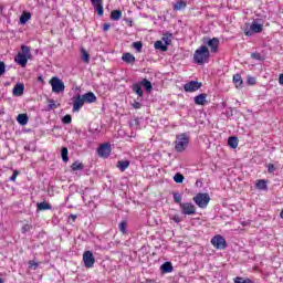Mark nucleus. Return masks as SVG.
<instances>
[{
    "mask_svg": "<svg viewBox=\"0 0 283 283\" xmlns=\"http://www.w3.org/2000/svg\"><path fill=\"white\" fill-rule=\"evenodd\" d=\"M210 56L211 52L209 48L201 45L193 53V62L197 63V65H205V63H208Z\"/></svg>",
    "mask_w": 283,
    "mask_h": 283,
    "instance_id": "f257e3e1",
    "label": "nucleus"
},
{
    "mask_svg": "<svg viewBox=\"0 0 283 283\" xmlns=\"http://www.w3.org/2000/svg\"><path fill=\"white\" fill-rule=\"evenodd\" d=\"M264 30V24L260 20H254L251 25H245L243 32L245 36H253V34H260Z\"/></svg>",
    "mask_w": 283,
    "mask_h": 283,
    "instance_id": "f03ea898",
    "label": "nucleus"
},
{
    "mask_svg": "<svg viewBox=\"0 0 283 283\" xmlns=\"http://www.w3.org/2000/svg\"><path fill=\"white\" fill-rule=\"evenodd\" d=\"M192 200L200 209H207V206L211 201V197H209V193L207 192H199L192 198Z\"/></svg>",
    "mask_w": 283,
    "mask_h": 283,
    "instance_id": "7ed1b4c3",
    "label": "nucleus"
},
{
    "mask_svg": "<svg viewBox=\"0 0 283 283\" xmlns=\"http://www.w3.org/2000/svg\"><path fill=\"white\" fill-rule=\"evenodd\" d=\"M188 145H189V137L187 136V134L182 133L180 135H177L176 142H175L176 151L181 153L184 149H187Z\"/></svg>",
    "mask_w": 283,
    "mask_h": 283,
    "instance_id": "20e7f679",
    "label": "nucleus"
},
{
    "mask_svg": "<svg viewBox=\"0 0 283 283\" xmlns=\"http://www.w3.org/2000/svg\"><path fill=\"white\" fill-rule=\"evenodd\" d=\"M49 83L52 87V92H54L55 94H61V92H65V83H63V80L53 76Z\"/></svg>",
    "mask_w": 283,
    "mask_h": 283,
    "instance_id": "39448f33",
    "label": "nucleus"
},
{
    "mask_svg": "<svg viewBox=\"0 0 283 283\" xmlns=\"http://www.w3.org/2000/svg\"><path fill=\"white\" fill-rule=\"evenodd\" d=\"M97 155L99 156V158H109V156L112 155V144H101L97 148Z\"/></svg>",
    "mask_w": 283,
    "mask_h": 283,
    "instance_id": "423d86ee",
    "label": "nucleus"
},
{
    "mask_svg": "<svg viewBox=\"0 0 283 283\" xmlns=\"http://www.w3.org/2000/svg\"><path fill=\"white\" fill-rule=\"evenodd\" d=\"M211 244L214 249H227V240L220 234H217L211 239Z\"/></svg>",
    "mask_w": 283,
    "mask_h": 283,
    "instance_id": "0eeeda50",
    "label": "nucleus"
},
{
    "mask_svg": "<svg viewBox=\"0 0 283 283\" xmlns=\"http://www.w3.org/2000/svg\"><path fill=\"white\" fill-rule=\"evenodd\" d=\"M180 209L184 216H196V206L191 202L180 203Z\"/></svg>",
    "mask_w": 283,
    "mask_h": 283,
    "instance_id": "6e6552de",
    "label": "nucleus"
},
{
    "mask_svg": "<svg viewBox=\"0 0 283 283\" xmlns=\"http://www.w3.org/2000/svg\"><path fill=\"white\" fill-rule=\"evenodd\" d=\"M83 262L86 269H92L94 264L96 263V259L94 258V254L92 251H85L83 254Z\"/></svg>",
    "mask_w": 283,
    "mask_h": 283,
    "instance_id": "1a4fd4ad",
    "label": "nucleus"
},
{
    "mask_svg": "<svg viewBox=\"0 0 283 283\" xmlns=\"http://www.w3.org/2000/svg\"><path fill=\"white\" fill-rule=\"evenodd\" d=\"M200 87H202V83L198 81H190L184 85L185 92H189V93L198 92Z\"/></svg>",
    "mask_w": 283,
    "mask_h": 283,
    "instance_id": "9d476101",
    "label": "nucleus"
},
{
    "mask_svg": "<svg viewBox=\"0 0 283 283\" xmlns=\"http://www.w3.org/2000/svg\"><path fill=\"white\" fill-rule=\"evenodd\" d=\"M85 105V102L81 95L73 97V112H81V108Z\"/></svg>",
    "mask_w": 283,
    "mask_h": 283,
    "instance_id": "9b49d317",
    "label": "nucleus"
},
{
    "mask_svg": "<svg viewBox=\"0 0 283 283\" xmlns=\"http://www.w3.org/2000/svg\"><path fill=\"white\" fill-rule=\"evenodd\" d=\"M93 8L96 10L98 17L105 14V9H103V0H91Z\"/></svg>",
    "mask_w": 283,
    "mask_h": 283,
    "instance_id": "f8f14e48",
    "label": "nucleus"
},
{
    "mask_svg": "<svg viewBox=\"0 0 283 283\" xmlns=\"http://www.w3.org/2000/svg\"><path fill=\"white\" fill-rule=\"evenodd\" d=\"M208 48H210V52L216 53L218 52V48L220 45V39L212 38L207 42Z\"/></svg>",
    "mask_w": 283,
    "mask_h": 283,
    "instance_id": "ddd939ff",
    "label": "nucleus"
},
{
    "mask_svg": "<svg viewBox=\"0 0 283 283\" xmlns=\"http://www.w3.org/2000/svg\"><path fill=\"white\" fill-rule=\"evenodd\" d=\"M12 92L13 96H23V92H25V85H23V83H18L14 85Z\"/></svg>",
    "mask_w": 283,
    "mask_h": 283,
    "instance_id": "4468645a",
    "label": "nucleus"
},
{
    "mask_svg": "<svg viewBox=\"0 0 283 283\" xmlns=\"http://www.w3.org/2000/svg\"><path fill=\"white\" fill-rule=\"evenodd\" d=\"M30 57L21 54V53H18V55L15 56V63H18V65H21V67H25V65H28V60Z\"/></svg>",
    "mask_w": 283,
    "mask_h": 283,
    "instance_id": "2eb2a0df",
    "label": "nucleus"
},
{
    "mask_svg": "<svg viewBox=\"0 0 283 283\" xmlns=\"http://www.w3.org/2000/svg\"><path fill=\"white\" fill-rule=\"evenodd\" d=\"M186 8H187V1L186 0H178L172 6V9H174L175 12H180V10H185Z\"/></svg>",
    "mask_w": 283,
    "mask_h": 283,
    "instance_id": "dca6fc26",
    "label": "nucleus"
},
{
    "mask_svg": "<svg viewBox=\"0 0 283 283\" xmlns=\"http://www.w3.org/2000/svg\"><path fill=\"white\" fill-rule=\"evenodd\" d=\"M82 99H84V103H96V95L92 92H88L84 95H82Z\"/></svg>",
    "mask_w": 283,
    "mask_h": 283,
    "instance_id": "f3484780",
    "label": "nucleus"
},
{
    "mask_svg": "<svg viewBox=\"0 0 283 283\" xmlns=\"http://www.w3.org/2000/svg\"><path fill=\"white\" fill-rule=\"evenodd\" d=\"M207 103V93L195 96V105H205Z\"/></svg>",
    "mask_w": 283,
    "mask_h": 283,
    "instance_id": "a211bd4d",
    "label": "nucleus"
},
{
    "mask_svg": "<svg viewBox=\"0 0 283 283\" xmlns=\"http://www.w3.org/2000/svg\"><path fill=\"white\" fill-rule=\"evenodd\" d=\"M31 19H32V13L28 11H23L20 17V23H22V25H25V23H28Z\"/></svg>",
    "mask_w": 283,
    "mask_h": 283,
    "instance_id": "6ab92c4d",
    "label": "nucleus"
},
{
    "mask_svg": "<svg viewBox=\"0 0 283 283\" xmlns=\"http://www.w3.org/2000/svg\"><path fill=\"white\" fill-rule=\"evenodd\" d=\"M122 60L124 63H136V56L132 53H124Z\"/></svg>",
    "mask_w": 283,
    "mask_h": 283,
    "instance_id": "aec40b11",
    "label": "nucleus"
},
{
    "mask_svg": "<svg viewBox=\"0 0 283 283\" xmlns=\"http://www.w3.org/2000/svg\"><path fill=\"white\" fill-rule=\"evenodd\" d=\"M122 18H123V11H120V10H113L111 12L112 21H120Z\"/></svg>",
    "mask_w": 283,
    "mask_h": 283,
    "instance_id": "412c9836",
    "label": "nucleus"
},
{
    "mask_svg": "<svg viewBox=\"0 0 283 283\" xmlns=\"http://www.w3.org/2000/svg\"><path fill=\"white\" fill-rule=\"evenodd\" d=\"M228 145L231 149H238L239 140L238 137L231 136L228 138Z\"/></svg>",
    "mask_w": 283,
    "mask_h": 283,
    "instance_id": "4be33fe9",
    "label": "nucleus"
},
{
    "mask_svg": "<svg viewBox=\"0 0 283 283\" xmlns=\"http://www.w3.org/2000/svg\"><path fill=\"white\" fill-rule=\"evenodd\" d=\"M71 169L72 171H83V169H85V166L83 165V163L76 160L71 165Z\"/></svg>",
    "mask_w": 283,
    "mask_h": 283,
    "instance_id": "5701e85b",
    "label": "nucleus"
},
{
    "mask_svg": "<svg viewBox=\"0 0 283 283\" xmlns=\"http://www.w3.org/2000/svg\"><path fill=\"white\" fill-rule=\"evenodd\" d=\"M233 83L235 85L237 88L242 87L244 81L242 80V75L240 74H234L233 75Z\"/></svg>",
    "mask_w": 283,
    "mask_h": 283,
    "instance_id": "b1692460",
    "label": "nucleus"
},
{
    "mask_svg": "<svg viewBox=\"0 0 283 283\" xmlns=\"http://www.w3.org/2000/svg\"><path fill=\"white\" fill-rule=\"evenodd\" d=\"M52 209V205L48 203V201H42L38 203L39 211H50Z\"/></svg>",
    "mask_w": 283,
    "mask_h": 283,
    "instance_id": "393cba45",
    "label": "nucleus"
},
{
    "mask_svg": "<svg viewBox=\"0 0 283 283\" xmlns=\"http://www.w3.org/2000/svg\"><path fill=\"white\" fill-rule=\"evenodd\" d=\"M140 85H143L144 90H146V92L150 93L151 90H154V86L151 85V82L147 78H144L140 82Z\"/></svg>",
    "mask_w": 283,
    "mask_h": 283,
    "instance_id": "a878e982",
    "label": "nucleus"
},
{
    "mask_svg": "<svg viewBox=\"0 0 283 283\" xmlns=\"http://www.w3.org/2000/svg\"><path fill=\"white\" fill-rule=\"evenodd\" d=\"M129 160H118L117 161V167L119 168L120 171H125L126 169L129 168Z\"/></svg>",
    "mask_w": 283,
    "mask_h": 283,
    "instance_id": "bb28decb",
    "label": "nucleus"
},
{
    "mask_svg": "<svg viewBox=\"0 0 283 283\" xmlns=\"http://www.w3.org/2000/svg\"><path fill=\"white\" fill-rule=\"evenodd\" d=\"M61 157H62L63 163H69V160H70V150H67V147H63L61 149Z\"/></svg>",
    "mask_w": 283,
    "mask_h": 283,
    "instance_id": "cd10ccee",
    "label": "nucleus"
},
{
    "mask_svg": "<svg viewBox=\"0 0 283 283\" xmlns=\"http://www.w3.org/2000/svg\"><path fill=\"white\" fill-rule=\"evenodd\" d=\"M171 271H174V265H171V262H165L161 265V272L163 273H171Z\"/></svg>",
    "mask_w": 283,
    "mask_h": 283,
    "instance_id": "c85d7f7f",
    "label": "nucleus"
},
{
    "mask_svg": "<svg viewBox=\"0 0 283 283\" xmlns=\"http://www.w3.org/2000/svg\"><path fill=\"white\" fill-rule=\"evenodd\" d=\"M133 92H135L139 97L145 96V92H143V86H140V84H134Z\"/></svg>",
    "mask_w": 283,
    "mask_h": 283,
    "instance_id": "c756f323",
    "label": "nucleus"
},
{
    "mask_svg": "<svg viewBox=\"0 0 283 283\" xmlns=\"http://www.w3.org/2000/svg\"><path fill=\"white\" fill-rule=\"evenodd\" d=\"M17 120L20 125H28V114H19Z\"/></svg>",
    "mask_w": 283,
    "mask_h": 283,
    "instance_id": "7c9ffc66",
    "label": "nucleus"
},
{
    "mask_svg": "<svg viewBox=\"0 0 283 283\" xmlns=\"http://www.w3.org/2000/svg\"><path fill=\"white\" fill-rule=\"evenodd\" d=\"M256 189H260L261 191H266V180L264 179H259L256 180Z\"/></svg>",
    "mask_w": 283,
    "mask_h": 283,
    "instance_id": "2f4dec72",
    "label": "nucleus"
},
{
    "mask_svg": "<svg viewBox=\"0 0 283 283\" xmlns=\"http://www.w3.org/2000/svg\"><path fill=\"white\" fill-rule=\"evenodd\" d=\"M118 229H119L122 235H127V221H122L118 224Z\"/></svg>",
    "mask_w": 283,
    "mask_h": 283,
    "instance_id": "473e14b6",
    "label": "nucleus"
},
{
    "mask_svg": "<svg viewBox=\"0 0 283 283\" xmlns=\"http://www.w3.org/2000/svg\"><path fill=\"white\" fill-rule=\"evenodd\" d=\"M21 51H22V52H21L20 54H22V55H24V56L31 59L32 53L30 52V46L22 45V46H21Z\"/></svg>",
    "mask_w": 283,
    "mask_h": 283,
    "instance_id": "72a5a7b5",
    "label": "nucleus"
},
{
    "mask_svg": "<svg viewBox=\"0 0 283 283\" xmlns=\"http://www.w3.org/2000/svg\"><path fill=\"white\" fill-rule=\"evenodd\" d=\"M174 180L175 182H177L178 185H182V182H185V175L180 174V172H177L175 176H174Z\"/></svg>",
    "mask_w": 283,
    "mask_h": 283,
    "instance_id": "f704fd0d",
    "label": "nucleus"
},
{
    "mask_svg": "<svg viewBox=\"0 0 283 283\" xmlns=\"http://www.w3.org/2000/svg\"><path fill=\"white\" fill-rule=\"evenodd\" d=\"M155 50H161V52H167V45L163 44V41H156Z\"/></svg>",
    "mask_w": 283,
    "mask_h": 283,
    "instance_id": "c9c22d12",
    "label": "nucleus"
},
{
    "mask_svg": "<svg viewBox=\"0 0 283 283\" xmlns=\"http://www.w3.org/2000/svg\"><path fill=\"white\" fill-rule=\"evenodd\" d=\"M174 196V201L176 202V205H182V195H180L179 192H172Z\"/></svg>",
    "mask_w": 283,
    "mask_h": 283,
    "instance_id": "e433bc0d",
    "label": "nucleus"
},
{
    "mask_svg": "<svg viewBox=\"0 0 283 283\" xmlns=\"http://www.w3.org/2000/svg\"><path fill=\"white\" fill-rule=\"evenodd\" d=\"M234 283H253V281L251 279H243L241 276H237L234 279Z\"/></svg>",
    "mask_w": 283,
    "mask_h": 283,
    "instance_id": "4c0bfd02",
    "label": "nucleus"
},
{
    "mask_svg": "<svg viewBox=\"0 0 283 283\" xmlns=\"http://www.w3.org/2000/svg\"><path fill=\"white\" fill-rule=\"evenodd\" d=\"M59 108V104L54 99H49L48 109H56Z\"/></svg>",
    "mask_w": 283,
    "mask_h": 283,
    "instance_id": "58836bf2",
    "label": "nucleus"
},
{
    "mask_svg": "<svg viewBox=\"0 0 283 283\" xmlns=\"http://www.w3.org/2000/svg\"><path fill=\"white\" fill-rule=\"evenodd\" d=\"M133 48H135V50H136L137 52H142V50H143V42H140V41L134 42V43H133Z\"/></svg>",
    "mask_w": 283,
    "mask_h": 283,
    "instance_id": "ea45409f",
    "label": "nucleus"
},
{
    "mask_svg": "<svg viewBox=\"0 0 283 283\" xmlns=\"http://www.w3.org/2000/svg\"><path fill=\"white\" fill-rule=\"evenodd\" d=\"M62 123H64V125H70V123H72V115L67 114L62 118Z\"/></svg>",
    "mask_w": 283,
    "mask_h": 283,
    "instance_id": "a19ab883",
    "label": "nucleus"
},
{
    "mask_svg": "<svg viewBox=\"0 0 283 283\" xmlns=\"http://www.w3.org/2000/svg\"><path fill=\"white\" fill-rule=\"evenodd\" d=\"M82 60L84 61V63H90V55L85 50H82Z\"/></svg>",
    "mask_w": 283,
    "mask_h": 283,
    "instance_id": "79ce46f5",
    "label": "nucleus"
},
{
    "mask_svg": "<svg viewBox=\"0 0 283 283\" xmlns=\"http://www.w3.org/2000/svg\"><path fill=\"white\" fill-rule=\"evenodd\" d=\"M32 230V226L30 223H25L24 226H22V233H28V231Z\"/></svg>",
    "mask_w": 283,
    "mask_h": 283,
    "instance_id": "37998d69",
    "label": "nucleus"
},
{
    "mask_svg": "<svg viewBox=\"0 0 283 283\" xmlns=\"http://www.w3.org/2000/svg\"><path fill=\"white\" fill-rule=\"evenodd\" d=\"M6 74V62L0 61V76Z\"/></svg>",
    "mask_w": 283,
    "mask_h": 283,
    "instance_id": "c03bdc74",
    "label": "nucleus"
},
{
    "mask_svg": "<svg viewBox=\"0 0 283 283\" xmlns=\"http://www.w3.org/2000/svg\"><path fill=\"white\" fill-rule=\"evenodd\" d=\"M19 174H21L19 170H13V175L10 177L11 182H14L17 180Z\"/></svg>",
    "mask_w": 283,
    "mask_h": 283,
    "instance_id": "a18cd8bd",
    "label": "nucleus"
},
{
    "mask_svg": "<svg viewBox=\"0 0 283 283\" xmlns=\"http://www.w3.org/2000/svg\"><path fill=\"white\" fill-rule=\"evenodd\" d=\"M29 269H39V263L36 261H29Z\"/></svg>",
    "mask_w": 283,
    "mask_h": 283,
    "instance_id": "49530a36",
    "label": "nucleus"
},
{
    "mask_svg": "<svg viewBox=\"0 0 283 283\" xmlns=\"http://www.w3.org/2000/svg\"><path fill=\"white\" fill-rule=\"evenodd\" d=\"M256 80L253 76H248V85H255Z\"/></svg>",
    "mask_w": 283,
    "mask_h": 283,
    "instance_id": "de8ad7c7",
    "label": "nucleus"
},
{
    "mask_svg": "<svg viewBox=\"0 0 283 283\" xmlns=\"http://www.w3.org/2000/svg\"><path fill=\"white\" fill-rule=\"evenodd\" d=\"M251 57L255 59V61H261L262 60V55L260 53H252Z\"/></svg>",
    "mask_w": 283,
    "mask_h": 283,
    "instance_id": "09e8293b",
    "label": "nucleus"
},
{
    "mask_svg": "<svg viewBox=\"0 0 283 283\" xmlns=\"http://www.w3.org/2000/svg\"><path fill=\"white\" fill-rule=\"evenodd\" d=\"M274 171H275V165L269 164V165H268V172H269V174H273Z\"/></svg>",
    "mask_w": 283,
    "mask_h": 283,
    "instance_id": "8fccbe9b",
    "label": "nucleus"
},
{
    "mask_svg": "<svg viewBox=\"0 0 283 283\" xmlns=\"http://www.w3.org/2000/svg\"><path fill=\"white\" fill-rule=\"evenodd\" d=\"M133 107H134V109H140V107H143V105L140 104V102H134Z\"/></svg>",
    "mask_w": 283,
    "mask_h": 283,
    "instance_id": "3c124183",
    "label": "nucleus"
},
{
    "mask_svg": "<svg viewBox=\"0 0 283 283\" xmlns=\"http://www.w3.org/2000/svg\"><path fill=\"white\" fill-rule=\"evenodd\" d=\"M109 28H111V24H109V23H104V24H103V30H104V32H107V31L109 30Z\"/></svg>",
    "mask_w": 283,
    "mask_h": 283,
    "instance_id": "603ef678",
    "label": "nucleus"
},
{
    "mask_svg": "<svg viewBox=\"0 0 283 283\" xmlns=\"http://www.w3.org/2000/svg\"><path fill=\"white\" fill-rule=\"evenodd\" d=\"M69 218H70V220H72L73 222H76V218H78V216H76V214H71Z\"/></svg>",
    "mask_w": 283,
    "mask_h": 283,
    "instance_id": "864d4df0",
    "label": "nucleus"
},
{
    "mask_svg": "<svg viewBox=\"0 0 283 283\" xmlns=\"http://www.w3.org/2000/svg\"><path fill=\"white\" fill-rule=\"evenodd\" d=\"M171 220H174V222H180V217L179 216H174L172 218H171Z\"/></svg>",
    "mask_w": 283,
    "mask_h": 283,
    "instance_id": "5fc2aeb1",
    "label": "nucleus"
},
{
    "mask_svg": "<svg viewBox=\"0 0 283 283\" xmlns=\"http://www.w3.org/2000/svg\"><path fill=\"white\" fill-rule=\"evenodd\" d=\"M164 41L166 45H171V40H169V38H164Z\"/></svg>",
    "mask_w": 283,
    "mask_h": 283,
    "instance_id": "6e6d98bb",
    "label": "nucleus"
},
{
    "mask_svg": "<svg viewBox=\"0 0 283 283\" xmlns=\"http://www.w3.org/2000/svg\"><path fill=\"white\" fill-rule=\"evenodd\" d=\"M279 83L280 85H283V73L279 76Z\"/></svg>",
    "mask_w": 283,
    "mask_h": 283,
    "instance_id": "4d7b16f0",
    "label": "nucleus"
},
{
    "mask_svg": "<svg viewBox=\"0 0 283 283\" xmlns=\"http://www.w3.org/2000/svg\"><path fill=\"white\" fill-rule=\"evenodd\" d=\"M38 81H39L40 83H43V75L38 76Z\"/></svg>",
    "mask_w": 283,
    "mask_h": 283,
    "instance_id": "13d9d810",
    "label": "nucleus"
},
{
    "mask_svg": "<svg viewBox=\"0 0 283 283\" xmlns=\"http://www.w3.org/2000/svg\"><path fill=\"white\" fill-rule=\"evenodd\" d=\"M0 283H3V279L2 277H0Z\"/></svg>",
    "mask_w": 283,
    "mask_h": 283,
    "instance_id": "bf43d9fd",
    "label": "nucleus"
}]
</instances>
